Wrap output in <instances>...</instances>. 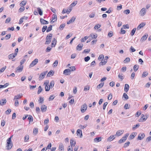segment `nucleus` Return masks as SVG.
Instances as JSON below:
<instances>
[{
	"mask_svg": "<svg viewBox=\"0 0 151 151\" xmlns=\"http://www.w3.org/2000/svg\"><path fill=\"white\" fill-rule=\"evenodd\" d=\"M38 59L37 58L35 59L29 65V68L35 66L38 62Z\"/></svg>",
	"mask_w": 151,
	"mask_h": 151,
	"instance_id": "5",
	"label": "nucleus"
},
{
	"mask_svg": "<svg viewBox=\"0 0 151 151\" xmlns=\"http://www.w3.org/2000/svg\"><path fill=\"white\" fill-rule=\"evenodd\" d=\"M77 4V1L73 2L70 5V7L72 8V7L74 6Z\"/></svg>",
	"mask_w": 151,
	"mask_h": 151,
	"instance_id": "40",
	"label": "nucleus"
},
{
	"mask_svg": "<svg viewBox=\"0 0 151 151\" xmlns=\"http://www.w3.org/2000/svg\"><path fill=\"white\" fill-rule=\"evenodd\" d=\"M145 136V134L142 133H139L138 135V137L137 138V139L141 140L143 139Z\"/></svg>",
	"mask_w": 151,
	"mask_h": 151,
	"instance_id": "7",
	"label": "nucleus"
},
{
	"mask_svg": "<svg viewBox=\"0 0 151 151\" xmlns=\"http://www.w3.org/2000/svg\"><path fill=\"white\" fill-rule=\"evenodd\" d=\"M76 134L78 136H79L80 138L82 137L83 135L81 130L80 129H78L76 132Z\"/></svg>",
	"mask_w": 151,
	"mask_h": 151,
	"instance_id": "10",
	"label": "nucleus"
},
{
	"mask_svg": "<svg viewBox=\"0 0 151 151\" xmlns=\"http://www.w3.org/2000/svg\"><path fill=\"white\" fill-rule=\"evenodd\" d=\"M56 42L57 41L55 38H54L53 39L51 43V45L52 47H54L55 46V45L56 43Z\"/></svg>",
	"mask_w": 151,
	"mask_h": 151,
	"instance_id": "21",
	"label": "nucleus"
},
{
	"mask_svg": "<svg viewBox=\"0 0 151 151\" xmlns=\"http://www.w3.org/2000/svg\"><path fill=\"white\" fill-rule=\"evenodd\" d=\"M54 17L52 18V19L51 21V23H52L56 21L57 19L56 15V14H53Z\"/></svg>",
	"mask_w": 151,
	"mask_h": 151,
	"instance_id": "17",
	"label": "nucleus"
},
{
	"mask_svg": "<svg viewBox=\"0 0 151 151\" xmlns=\"http://www.w3.org/2000/svg\"><path fill=\"white\" fill-rule=\"evenodd\" d=\"M89 37H91L92 39H96L97 37V35L96 34H95V35H93L92 34H91L90 35Z\"/></svg>",
	"mask_w": 151,
	"mask_h": 151,
	"instance_id": "33",
	"label": "nucleus"
},
{
	"mask_svg": "<svg viewBox=\"0 0 151 151\" xmlns=\"http://www.w3.org/2000/svg\"><path fill=\"white\" fill-rule=\"evenodd\" d=\"M145 25V24L144 23H141L137 27V30H139L141 28L144 27Z\"/></svg>",
	"mask_w": 151,
	"mask_h": 151,
	"instance_id": "29",
	"label": "nucleus"
},
{
	"mask_svg": "<svg viewBox=\"0 0 151 151\" xmlns=\"http://www.w3.org/2000/svg\"><path fill=\"white\" fill-rule=\"evenodd\" d=\"M44 85H45V90L46 91H48L50 89V87L48 85V83H44Z\"/></svg>",
	"mask_w": 151,
	"mask_h": 151,
	"instance_id": "13",
	"label": "nucleus"
},
{
	"mask_svg": "<svg viewBox=\"0 0 151 151\" xmlns=\"http://www.w3.org/2000/svg\"><path fill=\"white\" fill-rule=\"evenodd\" d=\"M38 89L37 93L38 94H39L42 91V88L40 86L38 88Z\"/></svg>",
	"mask_w": 151,
	"mask_h": 151,
	"instance_id": "37",
	"label": "nucleus"
},
{
	"mask_svg": "<svg viewBox=\"0 0 151 151\" xmlns=\"http://www.w3.org/2000/svg\"><path fill=\"white\" fill-rule=\"evenodd\" d=\"M130 59L129 58H127L124 61V63L129 62L130 61Z\"/></svg>",
	"mask_w": 151,
	"mask_h": 151,
	"instance_id": "52",
	"label": "nucleus"
},
{
	"mask_svg": "<svg viewBox=\"0 0 151 151\" xmlns=\"http://www.w3.org/2000/svg\"><path fill=\"white\" fill-rule=\"evenodd\" d=\"M65 24H61L59 27V29L60 30H63L65 27Z\"/></svg>",
	"mask_w": 151,
	"mask_h": 151,
	"instance_id": "56",
	"label": "nucleus"
},
{
	"mask_svg": "<svg viewBox=\"0 0 151 151\" xmlns=\"http://www.w3.org/2000/svg\"><path fill=\"white\" fill-rule=\"evenodd\" d=\"M83 46V44H79L76 47V49L78 51H81V50L82 47Z\"/></svg>",
	"mask_w": 151,
	"mask_h": 151,
	"instance_id": "18",
	"label": "nucleus"
},
{
	"mask_svg": "<svg viewBox=\"0 0 151 151\" xmlns=\"http://www.w3.org/2000/svg\"><path fill=\"white\" fill-rule=\"evenodd\" d=\"M129 86L128 84H126L125 85L124 91L126 92H127L129 90Z\"/></svg>",
	"mask_w": 151,
	"mask_h": 151,
	"instance_id": "28",
	"label": "nucleus"
},
{
	"mask_svg": "<svg viewBox=\"0 0 151 151\" xmlns=\"http://www.w3.org/2000/svg\"><path fill=\"white\" fill-rule=\"evenodd\" d=\"M11 36V34H8V35H6L5 37V39L6 40H7L9 39Z\"/></svg>",
	"mask_w": 151,
	"mask_h": 151,
	"instance_id": "46",
	"label": "nucleus"
},
{
	"mask_svg": "<svg viewBox=\"0 0 151 151\" xmlns=\"http://www.w3.org/2000/svg\"><path fill=\"white\" fill-rule=\"evenodd\" d=\"M104 58V55H100L99 56L98 59L101 60Z\"/></svg>",
	"mask_w": 151,
	"mask_h": 151,
	"instance_id": "58",
	"label": "nucleus"
},
{
	"mask_svg": "<svg viewBox=\"0 0 151 151\" xmlns=\"http://www.w3.org/2000/svg\"><path fill=\"white\" fill-rule=\"evenodd\" d=\"M24 10V7H20L19 10V12H23Z\"/></svg>",
	"mask_w": 151,
	"mask_h": 151,
	"instance_id": "59",
	"label": "nucleus"
},
{
	"mask_svg": "<svg viewBox=\"0 0 151 151\" xmlns=\"http://www.w3.org/2000/svg\"><path fill=\"white\" fill-rule=\"evenodd\" d=\"M69 68L70 69V70H71V71H74L76 69L75 67L74 66L70 67H69Z\"/></svg>",
	"mask_w": 151,
	"mask_h": 151,
	"instance_id": "60",
	"label": "nucleus"
},
{
	"mask_svg": "<svg viewBox=\"0 0 151 151\" xmlns=\"http://www.w3.org/2000/svg\"><path fill=\"white\" fill-rule=\"evenodd\" d=\"M23 65H20L17 68L16 71H18L19 72H21L23 69Z\"/></svg>",
	"mask_w": 151,
	"mask_h": 151,
	"instance_id": "12",
	"label": "nucleus"
},
{
	"mask_svg": "<svg viewBox=\"0 0 151 151\" xmlns=\"http://www.w3.org/2000/svg\"><path fill=\"white\" fill-rule=\"evenodd\" d=\"M71 70L69 69H65L63 71V74L65 75H69L70 74Z\"/></svg>",
	"mask_w": 151,
	"mask_h": 151,
	"instance_id": "8",
	"label": "nucleus"
},
{
	"mask_svg": "<svg viewBox=\"0 0 151 151\" xmlns=\"http://www.w3.org/2000/svg\"><path fill=\"white\" fill-rule=\"evenodd\" d=\"M123 132L121 130H118L116 132V135L118 137L119 136L123 133Z\"/></svg>",
	"mask_w": 151,
	"mask_h": 151,
	"instance_id": "22",
	"label": "nucleus"
},
{
	"mask_svg": "<svg viewBox=\"0 0 151 151\" xmlns=\"http://www.w3.org/2000/svg\"><path fill=\"white\" fill-rule=\"evenodd\" d=\"M107 104H108V102H105L104 103L103 106V109L104 110L105 109L106 107V106L107 105Z\"/></svg>",
	"mask_w": 151,
	"mask_h": 151,
	"instance_id": "62",
	"label": "nucleus"
},
{
	"mask_svg": "<svg viewBox=\"0 0 151 151\" xmlns=\"http://www.w3.org/2000/svg\"><path fill=\"white\" fill-rule=\"evenodd\" d=\"M101 27V25L99 24H96L94 27V29H96L99 28Z\"/></svg>",
	"mask_w": 151,
	"mask_h": 151,
	"instance_id": "61",
	"label": "nucleus"
},
{
	"mask_svg": "<svg viewBox=\"0 0 151 151\" xmlns=\"http://www.w3.org/2000/svg\"><path fill=\"white\" fill-rule=\"evenodd\" d=\"M139 124H136L134 125L133 127H132V129L133 130H134L135 129L137 128V127H139Z\"/></svg>",
	"mask_w": 151,
	"mask_h": 151,
	"instance_id": "45",
	"label": "nucleus"
},
{
	"mask_svg": "<svg viewBox=\"0 0 151 151\" xmlns=\"http://www.w3.org/2000/svg\"><path fill=\"white\" fill-rule=\"evenodd\" d=\"M68 151H73V148L71 146H69L68 148Z\"/></svg>",
	"mask_w": 151,
	"mask_h": 151,
	"instance_id": "64",
	"label": "nucleus"
},
{
	"mask_svg": "<svg viewBox=\"0 0 151 151\" xmlns=\"http://www.w3.org/2000/svg\"><path fill=\"white\" fill-rule=\"evenodd\" d=\"M129 134V133H126L124 135V137H123L121 139L119 140L118 142L120 143H122L124 142L127 139Z\"/></svg>",
	"mask_w": 151,
	"mask_h": 151,
	"instance_id": "3",
	"label": "nucleus"
},
{
	"mask_svg": "<svg viewBox=\"0 0 151 151\" xmlns=\"http://www.w3.org/2000/svg\"><path fill=\"white\" fill-rule=\"evenodd\" d=\"M27 3V2L24 1H22L20 4V6L21 7H23Z\"/></svg>",
	"mask_w": 151,
	"mask_h": 151,
	"instance_id": "35",
	"label": "nucleus"
},
{
	"mask_svg": "<svg viewBox=\"0 0 151 151\" xmlns=\"http://www.w3.org/2000/svg\"><path fill=\"white\" fill-rule=\"evenodd\" d=\"M47 28V26L46 25L44 26L42 28V32H44Z\"/></svg>",
	"mask_w": 151,
	"mask_h": 151,
	"instance_id": "51",
	"label": "nucleus"
},
{
	"mask_svg": "<svg viewBox=\"0 0 151 151\" xmlns=\"http://www.w3.org/2000/svg\"><path fill=\"white\" fill-rule=\"evenodd\" d=\"M37 9L39 14L41 16L42 15L43 13L41 9L39 7H38L37 8Z\"/></svg>",
	"mask_w": 151,
	"mask_h": 151,
	"instance_id": "34",
	"label": "nucleus"
},
{
	"mask_svg": "<svg viewBox=\"0 0 151 151\" xmlns=\"http://www.w3.org/2000/svg\"><path fill=\"white\" fill-rule=\"evenodd\" d=\"M38 132V129L37 128H35L34 129L33 133L35 135L37 134Z\"/></svg>",
	"mask_w": 151,
	"mask_h": 151,
	"instance_id": "47",
	"label": "nucleus"
},
{
	"mask_svg": "<svg viewBox=\"0 0 151 151\" xmlns=\"http://www.w3.org/2000/svg\"><path fill=\"white\" fill-rule=\"evenodd\" d=\"M76 18L74 17H73L70 19L68 22H67V24H69L73 22L75 20Z\"/></svg>",
	"mask_w": 151,
	"mask_h": 151,
	"instance_id": "30",
	"label": "nucleus"
},
{
	"mask_svg": "<svg viewBox=\"0 0 151 151\" xmlns=\"http://www.w3.org/2000/svg\"><path fill=\"white\" fill-rule=\"evenodd\" d=\"M16 56V55L14 54H11L9 55L8 56L9 59H13Z\"/></svg>",
	"mask_w": 151,
	"mask_h": 151,
	"instance_id": "23",
	"label": "nucleus"
},
{
	"mask_svg": "<svg viewBox=\"0 0 151 151\" xmlns=\"http://www.w3.org/2000/svg\"><path fill=\"white\" fill-rule=\"evenodd\" d=\"M148 74V73L147 72H144L143 73L142 76V77H145Z\"/></svg>",
	"mask_w": 151,
	"mask_h": 151,
	"instance_id": "50",
	"label": "nucleus"
},
{
	"mask_svg": "<svg viewBox=\"0 0 151 151\" xmlns=\"http://www.w3.org/2000/svg\"><path fill=\"white\" fill-rule=\"evenodd\" d=\"M58 150L59 151H64V146L63 144L62 143H60V144L59 147L58 148Z\"/></svg>",
	"mask_w": 151,
	"mask_h": 151,
	"instance_id": "19",
	"label": "nucleus"
},
{
	"mask_svg": "<svg viewBox=\"0 0 151 151\" xmlns=\"http://www.w3.org/2000/svg\"><path fill=\"white\" fill-rule=\"evenodd\" d=\"M89 36H86L84 37L83 38H82L81 40V41L82 42H84L85 40H86L87 39H88L89 38Z\"/></svg>",
	"mask_w": 151,
	"mask_h": 151,
	"instance_id": "36",
	"label": "nucleus"
},
{
	"mask_svg": "<svg viewBox=\"0 0 151 151\" xmlns=\"http://www.w3.org/2000/svg\"><path fill=\"white\" fill-rule=\"evenodd\" d=\"M90 59V57L88 56H87L86 57H85L84 58V60L85 62L88 61Z\"/></svg>",
	"mask_w": 151,
	"mask_h": 151,
	"instance_id": "63",
	"label": "nucleus"
},
{
	"mask_svg": "<svg viewBox=\"0 0 151 151\" xmlns=\"http://www.w3.org/2000/svg\"><path fill=\"white\" fill-rule=\"evenodd\" d=\"M58 60H56L55 61L53 64V67H56L58 65Z\"/></svg>",
	"mask_w": 151,
	"mask_h": 151,
	"instance_id": "43",
	"label": "nucleus"
},
{
	"mask_svg": "<svg viewBox=\"0 0 151 151\" xmlns=\"http://www.w3.org/2000/svg\"><path fill=\"white\" fill-rule=\"evenodd\" d=\"M123 97H124L126 100L128 99L129 98L128 96L125 93H124L123 95Z\"/></svg>",
	"mask_w": 151,
	"mask_h": 151,
	"instance_id": "54",
	"label": "nucleus"
},
{
	"mask_svg": "<svg viewBox=\"0 0 151 151\" xmlns=\"http://www.w3.org/2000/svg\"><path fill=\"white\" fill-rule=\"evenodd\" d=\"M44 100V99L43 98L40 97L39 100V103H42Z\"/></svg>",
	"mask_w": 151,
	"mask_h": 151,
	"instance_id": "57",
	"label": "nucleus"
},
{
	"mask_svg": "<svg viewBox=\"0 0 151 151\" xmlns=\"http://www.w3.org/2000/svg\"><path fill=\"white\" fill-rule=\"evenodd\" d=\"M145 117L143 119H139V122H143L145 121L147 119L149 116L148 115L146 114L145 115Z\"/></svg>",
	"mask_w": 151,
	"mask_h": 151,
	"instance_id": "15",
	"label": "nucleus"
},
{
	"mask_svg": "<svg viewBox=\"0 0 151 151\" xmlns=\"http://www.w3.org/2000/svg\"><path fill=\"white\" fill-rule=\"evenodd\" d=\"M29 139V136L28 135H25L24 137V140L25 142H27L28 141Z\"/></svg>",
	"mask_w": 151,
	"mask_h": 151,
	"instance_id": "49",
	"label": "nucleus"
},
{
	"mask_svg": "<svg viewBox=\"0 0 151 151\" xmlns=\"http://www.w3.org/2000/svg\"><path fill=\"white\" fill-rule=\"evenodd\" d=\"M130 105H129L128 104H126L124 105V108L126 109H129L130 108Z\"/></svg>",
	"mask_w": 151,
	"mask_h": 151,
	"instance_id": "48",
	"label": "nucleus"
},
{
	"mask_svg": "<svg viewBox=\"0 0 151 151\" xmlns=\"http://www.w3.org/2000/svg\"><path fill=\"white\" fill-rule=\"evenodd\" d=\"M104 84V83H101L99 84L97 86V88L98 89H100L102 87Z\"/></svg>",
	"mask_w": 151,
	"mask_h": 151,
	"instance_id": "42",
	"label": "nucleus"
},
{
	"mask_svg": "<svg viewBox=\"0 0 151 151\" xmlns=\"http://www.w3.org/2000/svg\"><path fill=\"white\" fill-rule=\"evenodd\" d=\"M28 119L29 120V123L31 122H32L33 121V117L31 115H29L28 117Z\"/></svg>",
	"mask_w": 151,
	"mask_h": 151,
	"instance_id": "41",
	"label": "nucleus"
},
{
	"mask_svg": "<svg viewBox=\"0 0 151 151\" xmlns=\"http://www.w3.org/2000/svg\"><path fill=\"white\" fill-rule=\"evenodd\" d=\"M146 10L145 8H143L140 11V14L141 16H143L146 13Z\"/></svg>",
	"mask_w": 151,
	"mask_h": 151,
	"instance_id": "11",
	"label": "nucleus"
},
{
	"mask_svg": "<svg viewBox=\"0 0 151 151\" xmlns=\"http://www.w3.org/2000/svg\"><path fill=\"white\" fill-rule=\"evenodd\" d=\"M87 106L86 104H83L81 107V111L82 113H84L86 110Z\"/></svg>",
	"mask_w": 151,
	"mask_h": 151,
	"instance_id": "4",
	"label": "nucleus"
},
{
	"mask_svg": "<svg viewBox=\"0 0 151 151\" xmlns=\"http://www.w3.org/2000/svg\"><path fill=\"white\" fill-rule=\"evenodd\" d=\"M52 25H50L48 27L47 29L46 30V32H49L52 30Z\"/></svg>",
	"mask_w": 151,
	"mask_h": 151,
	"instance_id": "44",
	"label": "nucleus"
},
{
	"mask_svg": "<svg viewBox=\"0 0 151 151\" xmlns=\"http://www.w3.org/2000/svg\"><path fill=\"white\" fill-rule=\"evenodd\" d=\"M22 96V94H18L17 95L15 96L14 97V100H17L21 98Z\"/></svg>",
	"mask_w": 151,
	"mask_h": 151,
	"instance_id": "27",
	"label": "nucleus"
},
{
	"mask_svg": "<svg viewBox=\"0 0 151 151\" xmlns=\"http://www.w3.org/2000/svg\"><path fill=\"white\" fill-rule=\"evenodd\" d=\"M139 66L138 65H135L133 67V69L134 71L136 72L138 69Z\"/></svg>",
	"mask_w": 151,
	"mask_h": 151,
	"instance_id": "39",
	"label": "nucleus"
},
{
	"mask_svg": "<svg viewBox=\"0 0 151 151\" xmlns=\"http://www.w3.org/2000/svg\"><path fill=\"white\" fill-rule=\"evenodd\" d=\"M148 36L147 34H146L143 35L141 38L140 41L141 42H143L145 41L147 38Z\"/></svg>",
	"mask_w": 151,
	"mask_h": 151,
	"instance_id": "9",
	"label": "nucleus"
},
{
	"mask_svg": "<svg viewBox=\"0 0 151 151\" xmlns=\"http://www.w3.org/2000/svg\"><path fill=\"white\" fill-rule=\"evenodd\" d=\"M136 133L135 132H133L131 135L129 136V138L130 139H133L134 137L136 136Z\"/></svg>",
	"mask_w": 151,
	"mask_h": 151,
	"instance_id": "26",
	"label": "nucleus"
},
{
	"mask_svg": "<svg viewBox=\"0 0 151 151\" xmlns=\"http://www.w3.org/2000/svg\"><path fill=\"white\" fill-rule=\"evenodd\" d=\"M6 103V100L5 99H2L0 101V104L1 105H4Z\"/></svg>",
	"mask_w": 151,
	"mask_h": 151,
	"instance_id": "24",
	"label": "nucleus"
},
{
	"mask_svg": "<svg viewBox=\"0 0 151 151\" xmlns=\"http://www.w3.org/2000/svg\"><path fill=\"white\" fill-rule=\"evenodd\" d=\"M106 62V61L105 62L104 60L103 61H101L100 62L99 64V66H100L101 65H105Z\"/></svg>",
	"mask_w": 151,
	"mask_h": 151,
	"instance_id": "55",
	"label": "nucleus"
},
{
	"mask_svg": "<svg viewBox=\"0 0 151 151\" xmlns=\"http://www.w3.org/2000/svg\"><path fill=\"white\" fill-rule=\"evenodd\" d=\"M54 74V72L52 70L50 71L47 75V77H50L51 76H52Z\"/></svg>",
	"mask_w": 151,
	"mask_h": 151,
	"instance_id": "31",
	"label": "nucleus"
},
{
	"mask_svg": "<svg viewBox=\"0 0 151 151\" xmlns=\"http://www.w3.org/2000/svg\"><path fill=\"white\" fill-rule=\"evenodd\" d=\"M114 135L111 136L108 139H107L108 141H111L113 140L115 138V137H114Z\"/></svg>",
	"mask_w": 151,
	"mask_h": 151,
	"instance_id": "32",
	"label": "nucleus"
},
{
	"mask_svg": "<svg viewBox=\"0 0 151 151\" xmlns=\"http://www.w3.org/2000/svg\"><path fill=\"white\" fill-rule=\"evenodd\" d=\"M13 136H11L7 140V147L8 150L10 149L12 147V138Z\"/></svg>",
	"mask_w": 151,
	"mask_h": 151,
	"instance_id": "1",
	"label": "nucleus"
},
{
	"mask_svg": "<svg viewBox=\"0 0 151 151\" xmlns=\"http://www.w3.org/2000/svg\"><path fill=\"white\" fill-rule=\"evenodd\" d=\"M40 22L41 24H47L48 23V22L47 21L42 18L40 19Z\"/></svg>",
	"mask_w": 151,
	"mask_h": 151,
	"instance_id": "16",
	"label": "nucleus"
},
{
	"mask_svg": "<svg viewBox=\"0 0 151 151\" xmlns=\"http://www.w3.org/2000/svg\"><path fill=\"white\" fill-rule=\"evenodd\" d=\"M47 73V71H46L41 73L39 76V80H41L42 79Z\"/></svg>",
	"mask_w": 151,
	"mask_h": 151,
	"instance_id": "6",
	"label": "nucleus"
},
{
	"mask_svg": "<svg viewBox=\"0 0 151 151\" xmlns=\"http://www.w3.org/2000/svg\"><path fill=\"white\" fill-rule=\"evenodd\" d=\"M52 36V34L51 33L47 35L46 38V41L45 43V44H49L50 43Z\"/></svg>",
	"mask_w": 151,
	"mask_h": 151,
	"instance_id": "2",
	"label": "nucleus"
},
{
	"mask_svg": "<svg viewBox=\"0 0 151 151\" xmlns=\"http://www.w3.org/2000/svg\"><path fill=\"white\" fill-rule=\"evenodd\" d=\"M70 144L71 147L74 146L76 144V142L73 139H70Z\"/></svg>",
	"mask_w": 151,
	"mask_h": 151,
	"instance_id": "20",
	"label": "nucleus"
},
{
	"mask_svg": "<svg viewBox=\"0 0 151 151\" xmlns=\"http://www.w3.org/2000/svg\"><path fill=\"white\" fill-rule=\"evenodd\" d=\"M54 82L53 81H52L50 82V85H49L50 87V88H52L54 86Z\"/></svg>",
	"mask_w": 151,
	"mask_h": 151,
	"instance_id": "53",
	"label": "nucleus"
},
{
	"mask_svg": "<svg viewBox=\"0 0 151 151\" xmlns=\"http://www.w3.org/2000/svg\"><path fill=\"white\" fill-rule=\"evenodd\" d=\"M136 28H134L131 31L130 33V35L131 36H133L134 34L135 33L136 30Z\"/></svg>",
	"mask_w": 151,
	"mask_h": 151,
	"instance_id": "38",
	"label": "nucleus"
},
{
	"mask_svg": "<svg viewBox=\"0 0 151 151\" xmlns=\"http://www.w3.org/2000/svg\"><path fill=\"white\" fill-rule=\"evenodd\" d=\"M47 107L44 105H42L41 106V109L42 112H45L46 111Z\"/></svg>",
	"mask_w": 151,
	"mask_h": 151,
	"instance_id": "14",
	"label": "nucleus"
},
{
	"mask_svg": "<svg viewBox=\"0 0 151 151\" xmlns=\"http://www.w3.org/2000/svg\"><path fill=\"white\" fill-rule=\"evenodd\" d=\"M101 139L102 138L101 137H96L94 139V141L95 142H99L101 141Z\"/></svg>",
	"mask_w": 151,
	"mask_h": 151,
	"instance_id": "25",
	"label": "nucleus"
}]
</instances>
